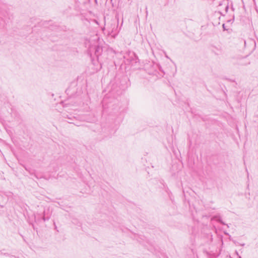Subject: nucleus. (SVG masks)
Wrapping results in <instances>:
<instances>
[{"instance_id":"f257e3e1","label":"nucleus","mask_w":258,"mask_h":258,"mask_svg":"<svg viewBox=\"0 0 258 258\" xmlns=\"http://www.w3.org/2000/svg\"><path fill=\"white\" fill-rule=\"evenodd\" d=\"M226 235L227 236L228 235L229 236V239L230 240H231L232 242H233V243L235 244H236L237 243H238V242H237L234 239H233L231 236L230 235H229L228 234V233H226Z\"/></svg>"},{"instance_id":"39448f33","label":"nucleus","mask_w":258,"mask_h":258,"mask_svg":"<svg viewBox=\"0 0 258 258\" xmlns=\"http://www.w3.org/2000/svg\"><path fill=\"white\" fill-rule=\"evenodd\" d=\"M239 258H241V257H240V256H239Z\"/></svg>"},{"instance_id":"7ed1b4c3","label":"nucleus","mask_w":258,"mask_h":258,"mask_svg":"<svg viewBox=\"0 0 258 258\" xmlns=\"http://www.w3.org/2000/svg\"><path fill=\"white\" fill-rule=\"evenodd\" d=\"M226 10H227V12H228V6H227Z\"/></svg>"},{"instance_id":"f03ea898","label":"nucleus","mask_w":258,"mask_h":258,"mask_svg":"<svg viewBox=\"0 0 258 258\" xmlns=\"http://www.w3.org/2000/svg\"><path fill=\"white\" fill-rule=\"evenodd\" d=\"M234 19V15H232L231 16V19H230V20H227V22H233Z\"/></svg>"},{"instance_id":"20e7f679","label":"nucleus","mask_w":258,"mask_h":258,"mask_svg":"<svg viewBox=\"0 0 258 258\" xmlns=\"http://www.w3.org/2000/svg\"><path fill=\"white\" fill-rule=\"evenodd\" d=\"M240 245H241V246H244V243L240 244Z\"/></svg>"}]
</instances>
